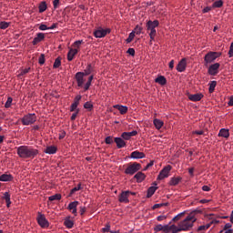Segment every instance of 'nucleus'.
Returning a JSON list of instances; mask_svg holds the SVG:
<instances>
[{"instance_id":"35","label":"nucleus","mask_w":233,"mask_h":233,"mask_svg":"<svg viewBox=\"0 0 233 233\" xmlns=\"http://www.w3.org/2000/svg\"><path fill=\"white\" fill-rule=\"evenodd\" d=\"M39 13L40 14H43V12H45L46 9H47V5L46 2H42L40 5H39Z\"/></svg>"},{"instance_id":"6","label":"nucleus","mask_w":233,"mask_h":233,"mask_svg":"<svg viewBox=\"0 0 233 233\" xmlns=\"http://www.w3.org/2000/svg\"><path fill=\"white\" fill-rule=\"evenodd\" d=\"M35 121H36L35 114H27V115H25L21 118V122H22L23 126L34 125L35 123Z\"/></svg>"},{"instance_id":"32","label":"nucleus","mask_w":233,"mask_h":233,"mask_svg":"<svg viewBox=\"0 0 233 233\" xmlns=\"http://www.w3.org/2000/svg\"><path fill=\"white\" fill-rule=\"evenodd\" d=\"M208 86H209V88H208L209 93L215 92V90H216V86H217V81H216V80L210 81L209 84H208Z\"/></svg>"},{"instance_id":"41","label":"nucleus","mask_w":233,"mask_h":233,"mask_svg":"<svg viewBox=\"0 0 233 233\" xmlns=\"http://www.w3.org/2000/svg\"><path fill=\"white\" fill-rule=\"evenodd\" d=\"M222 5H223L222 0H217V1L213 4V7H214V8H221Z\"/></svg>"},{"instance_id":"58","label":"nucleus","mask_w":233,"mask_h":233,"mask_svg":"<svg viewBox=\"0 0 233 233\" xmlns=\"http://www.w3.org/2000/svg\"><path fill=\"white\" fill-rule=\"evenodd\" d=\"M155 231H163V225H157L154 228Z\"/></svg>"},{"instance_id":"28","label":"nucleus","mask_w":233,"mask_h":233,"mask_svg":"<svg viewBox=\"0 0 233 233\" xmlns=\"http://www.w3.org/2000/svg\"><path fill=\"white\" fill-rule=\"evenodd\" d=\"M163 121L159 120L158 118H154L153 125L157 129H161L163 127Z\"/></svg>"},{"instance_id":"40","label":"nucleus","mask_w":233,"mask_h":233,"mask_svg":"<svg viewBox=\"0 0 233 233\" xmlns=\"http://www.w3.org/2000/svg\"><path fill=\"white\" fill-rule=\"evenodd\" d=\"M180 180H181V178H179V177H177V178L173 177V178H171L169 184H170V186H177L179 184Z\"/></svg>"},{"instance_id":"54","label":"nucleus","mask_w":233,"mask_h":233,"mask_svg":"<svg viewBox=\"0 0 233 233\" xmlns=\"http://www.w3.org/2000/svg\"><path fill=\"white\" fill-rule=\"evenodd\" d=\"M59 4H60V0H54L53 1V6H54L55 10L58 8Z\"/></svg>"},{"instance_id":"5","label":"nucleus","mask_w":233,"mask_h":233,"mask_svg":"<svg viewBox=\"0 0 233 233\" xmlns=\"http://www.w3.org/2000/svg\"><path fill=\"white\" fill-rule=\"evenodd\" d=\"M141 165L137 164V162H130L127 165V167L125 169V174L127 176H134V174L137 173V171L141 170Z\"/></svg>"},{"instance_id":"43","label":"nucleus","mask_w":233,"mask_h":233,"mask_svg":"<svg viewBox=\"0 0 233 233\" xmlns=\"http://www.w3.org/2000/svg\"><path fill=\"white\" fill-rule=\"evenodd\" d=\"M136 35L134 32L130 33L127 36V44H130V42L133 41V39L135 38Z\"/></svg>"},{"instance_id":"14","label":"nucleus","mask_w":233,"mask_h":233,"mask_svg":"<svg viewBox=\"0 0 233 233\" xmlns=\"http://www.w3.org/2000/svg\"><path fill=\"white\" fill-rule=\"evenodd\" d=\"M187 97L189 100L197 102L202 100L204 97L202 93H197V94H187Z\"/></svg>"},{"instance_id":"37","label":"nucleus","mask_w":233,"mask_h":233,"mask_svg":"<svg viewBox=\"0 0 233 233\" xmlns=\"http://www.w3.org/2000/svg\"><path fill=\"white\" fill-rule=\"evenodd\" d=\"M61 60H62L61 56L56 57V59L53 65V67L59 68L61 66Z\"/></svg>"},{"instance_id":"27","label":"nucleus","mask_w":233,"mask_h":233,"mask_svg":"<svg viewBox=\"0 0 233 233\" xmlns=\"http://www.w3.org/2000/svg\"><path fill=\"white\" fill-rule=\"evenodd\" d=\"M155 82L161 86H164L167 84V78L165 76H163L162 75H160V76H158L155 79Z\"/></svg>"},{"instance_id":"45","label":"nucleus","mask_w":233,"mask_h":233,"mask_svg":"<svg viewBox=\"0 0 233 233\" xmlns=\"http://www.w3.org/2000/svg\"><path fill=\"white\" fill-rule=\"evenodd\" d=\"M78 106L76 103H72L70 106V112H76L77 110H79V108H77Z\"/></svg>"},{"instance_id":"56","label":"nucleus","mask_w":233,"mask_h":233,"mask_svg":"<svg viewBox=\"0 0 233 233\" xmlns=\"http://www.w3.org/2000/svg\"><path fill=\"white\" fill-rule=\"evenodd\" d=\"M39 30H40V31H46V30H48V26L46 25H44V24H41V25H39Z\"/></svg>"},{"instance_id":"16","label":"nucleus","mask_w":233,"mask_h":233,"mask_svg":"<svg viewBox=\"0 0 233 233\" xmlns=\"http://www.w3.org/2000/svg\"><path fill=\"white\" fill-rule=\"evenodd\" d=\"M115 143L116 144V147L118 149L124 148L127 146V143L125 142V139L122 137H115Z\"/></svg>"},{"instance_id":"34","label":"nucleus","mask_w":233,"mask_h":233,"mask_svg":"<svg viewBox=\"0 0 233 233\" xmlns=\"http://www.w3.org/2000/svg\"><path fill=\"white\" fill-rule=\"evenodd\" d=\"M92 72H93V66H92L91 64H89V65L86 66V70L83 72V74H84V76H86L91 75Z\"/></svg>"},{"instance_id":"20","label":"nucleus","mask_w":233,"mask_h":233,"mask_svg":"<svg viewBox=\"0 0 233 233\" xmlns=\"http://www.w3.org/2000/svg\"><path fill=\"white\" fill-rule=\"evenodd\" d=\"M79 205V202L75 201V202H71L68 205V209L72 211V214H74L75 216H76L77 214V206Z\"/></svg>"},{"instance_id":"23","label":"nucleus","mask_w":233,"mask_h":233,"mask_svg":"<svg viewBox=\"0 0 233 233\" xmlns=\"http://www.w3.org/2000/svg\"><path fill=\"white\" fill-rule=\"evenodd\" d=\"M134 178L137 179V183H142L146 178V175L143 172H138L134 176Z\"/></svg>"},{"instance_id":"3","label":"nucleus","mask_w":233,"mask_h":233,"mask_svg":"<svg viewBox=\"0 0 233 233\" xmlns=\"http://www.w3.org/2000/svg\"><path fill=\"white\" fill-rule=\"evenodd\" d=\"M158 25H159L158 20L147 21V31H150L149 36L151 41L155 40L156 36L157 35V32L156 28H157Z\"/></svg>"},{"instance_id":"10","label":"nucleus","mask_w":233,"mask_h":233,"mask_svg":"<svg viewBox=\"0 0 233 233\" xmlns=\"http://www.w3.org/2000/svg\"><path fill=\"white\" fill-rule=\"evenodd\" d=\"M171 168H172L171 166H167L164 168H162L160 173H159V175H158V177H157V179L158 180H162L164 178L168 177H169V173L171 171Z\"/></svg>"},{"instance_id":"55","label":"nucleus","mask_w":233,"mask_h":233,"mask_svg":"<svg viewBox=\"0 0 233 233\" xmlns=\"http://www.w3.org/2000/svg\"><path fill=\"white\" fill-rule=\"evenodd\" d=\"M127 54L134 56L136 55V50L134 48H128Z\"/></svg>"},{"instance_id":"53","label":"nucleus","mask_w":233,"mask_h":233,"mask_svg":"<svg viewBox=\"0 0 233 233\" xmlns=\"http://www.w3.org/2000/svg\"><path fill=\"white\" fill-rule=\"evenodd\" d=\"M169 230H172V233H173V228H171V226L170 227L168 225L163 226L162 231L167 232Z\"/></svg>"},{"instance_id":"51","label":"nucleus","mask_w":233,"mask_h":233,"mask_svg":"<svg viewBox=\"0 0 233 233\" xmlns=\"http://www.w3.org/2000/svg\"><path fill=\"white\" fill-rule=\"evenodd\" d=\"M79 114V109H76V111L74 112V114H72L70 119L72 121L76 120V118L77 117V115Z\"/></svg>"},{"instance_id":"50","label":"nucleus","mask_w":233,"mask_h":233,"mask_svg":"<svg viewBox=\"0 0 233 233\" xmlns=\"http://www.w3.org/2000/svg\"><path fill=\"white\" fill-rule=\"evenodd\" d=\"M231 228H232V224L227 223V224H225L223 230H221L220 233H222L225 230L231 229Z\"/></svg>"},{"instance_id":"42","label":"nucleus","mask_w":233,"mask_h":233,"mask_svg":"<svg viewBox=\"0 0 233 233\" xmlns=\"http://www.w3.org/2000/svg\"><path fill=\"white\" fill-rule=\"evenodd\" d=\"M102 232L106 233L110 232L111 233V225L107 223L105 228H102Z\"/></svg>"},{"instance_id":"47","label":"nucleus","mask_w":233,"mask_h":233,"mask_svg":"<svg viewBox=\"0 0 233 233\" xmlns=\"http://www.w3.org/2000/svg\"><path fill=\"white\" fill-rule=\"evenodd\" d=\"M38 63L40 65H44L46 63V56L44 54H42L39 57H38Z\"/></svg>"},{"instance_id":"4","label":"nucleus","mask_w":233,"mask_h":233,"mask_svg":"<svg viewBox=\"0 0 233 233\" xmlns=\"http://www.w3.org/2000/svg\"><path fill=\"white\" fill-rule=\"evenodd\" d=\"M219 56H221V52H208V54L204 56V66H208V64L214 63Z\"/></svg>"},{"instance_id":"19","label":"nucleus","mask_w":233,"mask_h":233,"mask_svg":"<svg viewBox=\"0 0 233 233\" xmlns=\"http://www.w3.org/2000/svg\"><path fill=\"white\" fill-rule=\"evenodd\" d=\"M79 53V50L76 48H70L67 54V60L72 62L74 60V56Z\"/></svg>"},{"instance_id":"25","label":"nucleus","mask_w":233,"mask_h":233,"mask_svg":"<svg viewBox=\"0 0 233 233\" xmlns=\"http://www.w3.org/2000/svg\"><path fill=\"white\" fill-rule=\"evenodd\" d=\"M2 199L5 200L6 207L10 208L12 202H11V196L9 195L8 192H5L4 194V196L2 197Z\"/></svg>"},{"instance_id":"48","label":"nucleus","mask_w":233,"mask_h":233,"mask_svg":"<svg viewBox=\"0 0 233 233\" xmlns=\"http://www.w3.org/2000/svg\"><path fill=\"white\" fill-rule=\"evenodd\" d=\"M105 142H106L107 145L113 144V143H114L113 137H111V136L106 137V139H105Z\"/></svg>"},{"instance_id":"31","label":"nucleus","mask_w":233,"mask_h":233,"mask_svg":"<svg viewBox=\"0 0 233 233\" xmlns=\"http://www.w3.org/2000/svg\"><path fill=\"white\" fill-rule=\"evenodd\" d=\"M157 189V187H150L147 189V198H152V196L156 193Z\"/></svg>"},{"instance_id":"21","label":"nucleus","mask_w":233,"mask_h":233,"mask_svg":"<svg viewBox=\"0 0 233 233\" xmlns=\"http://www.w3.org/2000/svg\"><path fill=\"white\" fill-rule=\"evenodd\" d=\"M56 151H57V147L56 146H48L44 150L45 154H47V155H55L56 154Z\"/></svg>"},{"instance_id":"22","label":"nucleus","mask_w":233,"mask_h":233,"mask_svg":"<svg viewBox=\"0 0 233 233\" xmlns=\"http://www.w3.org/2000/svg\"><path fill=\"white\" fill-rule=\"evenodd\" d=\"M114 107L116 108V110H118L120 112V115H125L128 111V107L127 106H119V104H116V106H114Z\"/></svg>"},{"instance_id":"62","label":"nucleus","mask_w":233,"mask_h":233,"mask_svg":"<svg viewBox=\"0 0 233 233\" xmlns=\"http://www.w3.org/2000/svg\"><path fill=\"white\" fill-rule=\"evenodd\" d=\"M202 190L204 192H209L211 190V188L208 186H204V187H202Z\"/></svg>"},{"instance_id":"2","label":"nucleus","mask_w":233,"mask_h":233,"mask_svg":"<svg viewBox=\"0 0 233 233\" xmlns=\"http://www.w3.org/2000/svg\"><path fill=\"white\" fill-rule=\"evenodd\" d=\"M17 154L21 158H35L39 154V151L32 147L20 146L17 147Z\"/></svg>"},{"instance_id":"1","label":"nucleus","mask_w":233,"mask_h":233,"mask_svg":"<svg viewBox=\"0 0 233 233\" xmlns=\"http://www.w3.org/2000/svg\"><path fill=\"white\" fill-rule=\"evenodd\" d=\"M195 216L196 212H191L184 220L179 221L177 227V225H172L170 228L173 229V233L190 230L197 220Z\"/></svg>"},{"instance_id":"29","label":"nucleus","mask_w":233,"mask_h":233,"mask_svg":"<svg viewBox=\"0 0 233 233\" xmlns=\"http://www.w3.org/2000/svg\"><path fill=\"white\" fill-rule=\"evenodd\" d=\"M93 78H94V75H91L88 78V81L86 82V84L83 86L84 88V91H87L89 90L91 85H92V82H93Z\"/></svg>"},{"instance_id":"49","label":"nucleus","mask_w":233,"mask_h":233,"mask_svg":"<svg viewBox=\"0 0 233 233\" xmlns=\"http://www.w3.org/2000/svg\"><path fill=\"white\" fill-rule=\"evenodd\" d=\"M83 44V40H78V41H76L73 45L74 47H76L75 49H77L80 47V46Z\"/></svg>"},{"instance_id":"11","label":"nucleus","mask_w":233,"mask_h":233,"mask_svg":"<svg viewBox=\"0 0 233 233\" xmlns=\"http://www.w3.org/2000/svg\"><path fill=\"white\" fill-rule=\"evenodd\" d=\"M36 220H37V223L41 226V228H48L49 226L48 221L44 215H41V213H39Z\"/></svg>"},{"instance_id":"18","label":"nucleus","mask_w":233,"mask_h":233,"mask_svg":"<svg viewBox=\"0 0 233 233\" xmlns=\"http://www.w3.org/2000/svg\"><path fill=\"white\" fill-rule=\"evenodd\" d=\"M145 157L146 155L144 152H139L137 150L130 154V158H134V159H141V158H145Z\"/></svg>"},{"instance_id":"15","label":"nucleus","mask_w":233,"mask_h":233,"mask_svg":"<svg viewBox=\"0 0 233 233\" xmlns=\"http://www.w3.org/2000/svg\"><path fill=\"white\" fill-rule=\"evenodd\" d=\"M46 35L44 33H37L36 36L34 38V40L32 41V45L33 46H36L39 44V42L45 40Z\"/></svg>"},{"instance_id":"63","label":"nucleus","mask_w":233,"mask_h":233,"mask_svg":"<svg viewBox=\"0 0 233 233\" xmlns=\"http://www.w3.org/2000/svg\"><path fill=\"white\" fill-rule=\"evenodd\" d=\"M163 206H165V204H155L153 205V209L160 208Z\"/></svg>"},{"instance_id":"12","label":"nucleus","mask_w":233,"mask_h":233,"mask_svg":"<svg viewBox=\"0 0 233 233\" xmlns=\"http://www.w3.org/2000/svg\"><path fill=\"white\" fill-rule=\"evenodd\" d=\"M85 74L83 72H76V79L77 83V86L82 87L85 83Z\"/></svg>"},{"instance_id":"61","label":"nucleus","mask_w":233,"mask_h":233,"mask_svg":"<svg viewBox=\"0 0 233 233\" xmlns=\"http://www.w3.org/2000/svg\"><path fill=\"white\" fill-rule=\"evenodd\" d=\"M86 212V208L81 206V208H80V214H81V216H83Z\"/></svg>"},{"instance_id":"33","label":"nucleus","mask_w":233,"mask_h":233,"mask_svg":"<svg viewBox=\"0 0 233 233\" xmlns=\"http://www.w3.org/2000/svg\"><path fill=\"white\" fill-rule=\"evenodd\" d=\"M64 225L67 228H74V221L69 219V218H66L65 221H64Z\"/></svg>"},{"instance_id":"52","label":"nucleus","mask_w":233,"mask_h":233,"mask_svg":"<svg viewBox=\"0 0 233 233\" xmlns=\"http://www.w3.org/2000/svg\"><path fill=\"white\" fill-rule=\"evenodd\" d=\"M82 96L81 95H77L74 100V104L79 106V101L81 100Z\"/></svg>"},{"instance_id":"9","label":"nucleus","mask_w":233,"mask_h":233,"mask_svg":"<svg viewBox=\"0 0 233 233\" xmlns=\"http://www.w3.org/2000/svg\"><path fill=\"white\" fill-rule=\"evenodd\" d=\"M130 195H131V191L129 190L122 191L118 197V201L120 203H129Z\"/></svg>"},{"instance_id":"38","label":"nucleus","mask_w":233,"mask_h":233,"mask_svg":"<svg viewBox=\"0 0 233 233\" xmlns=\"http://www.w3.org/2000/svg\"><path fill=\"white\" fill-rule=\"evenodd\" d=\"M9 25H10V24L8 22H5V21L0 22V29L1 30L7 29Z\"/></svg>"},{"instance_id":"8","label":"nucleus","mask_w":233,"mask_h":233,"mask_svg":"<svg viewBox=\"0 0 233 233\" xmlns=\"http://www.w3.org/2000/svg\"><path fill=\"white\" fill-rule=\"evenodd\" d=\"M221 65L219 63H215L209 66L208 74L210 76H217L219 73V68Z\"/></svg>"},{"instance_id":"36","label":"nucleus","mask_w":233,"mask_h":233,"mask_svg":"<svg viewBox=\"0 0 233 233\" xmlns=\"http://www.w3.org/2000/svg\"><path fill=\"white\" fill-rule=\"evenodd\" d=\"M61 198H62L61 194H56V195L49 197L50 201H56V200L59 201V200H61Z\"/></svg>"},{"instance_id":"24","label":"nucleus","mask_w":233,"mask_h":233,"mask_svg":"<svg viewBox=\"0 0 233 233\" xmlns=\"http://www.w3.org/2000/svg\"><path fill=\"white\" fill-rule=\"evenodd\" d=\"M14 179V177L11 174H3L0 176V181H12Z\"/></svg>"},{"instance_id":"26","label":"nucleus","mask_w":233,"mask_h":233,"mask_svg":"<svg viewBox=\"0 0 233 233\" xmlns=\"http://www.w3.org/2000/svg\"><path fill=\"white\" fill-rule=\"evenodd\" d=\"M82 184L81 183H78L77 186L74 188H72L69 192V198H72L73 195L76 193V192H78L79 190H82Z\"/></svg>"},{"instance_id":"64","label":"nucleus","mask_w":233,"mask_h":233,"mask_svg":"<svg viewBox=\"0 0 233 233\" xmlns=\"http://www.w3.org/2000/svg\"><path fill=\"white\" fill-rule=\"evenodd\" d=\"M174 66H175V61H174V59H172V61H170V63H169V68L173 69Z\"/></svg>"},{"instance_id":"59","label":"nucleus","mask_w":233,"mask_h":233,"mask_svg":"<svg viewBox=\"0 0 233 233\" xmlns=\"http://www.w3.org/2000/svg\"><path fill=\"white\" fill-rule=\"evenodd\" d=\"M228 55H229V57L232 58V56H233V42L230 45Z\"/></svg>"},{"instance_id":"30","label":"nucleus","mask_w":233,"mask_h":233,"mask_svg":"<svg viewBox=\"0 0 233 233\" xmlns=\"http://www.w3.org/2000/svg\"><path fill=\"white\" fill-rule=\"evenodd\" d=\"M218 137L228 138L229 137L228 129H225V128L220 129L218 132Z\"/></svg>"},{"instance_id":"39","label":"nucleus","mask_w":233,"mask_h":233,"mask_svg":"<svg viewBox=\"0 0 233 233\" xmlns=\"http://www.w3.org/2000/svg\"><path fill=\"white\" fill-rule=\"evenodd\" d=\"M84 107L86 109V110H88V111H93V103H91V102H86L85 104H84Z\"/></svg>"},{"instance_id":"44","label":"nucleus","mask_w":233,"mask_h":233,"mask_svg":"<svg viewBox=\"0 0 233 233\" xmlns=\"http://www.w3.org/2000/svg\"><path fill=\"white\" fill-rule=\"evenodd\" d=\"M13 98L12 96H8L6 102H5V108H9L12 106Z\"/></svg>"},{"instance_id":"17","label":"nucleus","mask_w":233,"mask_h":233,"mask_svg":"<svg viewBox=\"0 0 233 233\" xmlns=\"http://www.w3.org/2000/svg\"><path fill=\"white\" fill-rule=\"evenodd\" d=\"M187 68V58H182L179 62L178 65L177 66V70L178 72H183L185 71Z\"/></svg>"},{"instance_id":"60","label":"nucleus","mask_w":233,"mask_h":233,"mask_svg":"<svg viewBox=\"0 0 233 233\" xmlns=\"http://www.w3.org/2000/svg\"><path fill=\"white\" fill-rule=\"evenodd\" d=\"M136 32H137V35H139V34H141L143 28L137 25L136 28H135Z\"/></svg>"},{"instance_id":"46","label":"nucleus","mask_w":233,"mask_h":233,"mask_svg":"<svg viewBox=\"0 0 233 233\" xmlns=\"http://www.w3.org/2000/svg\"><path fill=\"white\" fill-rule=\"evenodd\" d=\"M184 215H185V212L178 213L177 216H176V217L173 218V222L179 221L180 218H181Z\"/></svg>"},{"instance_id":"13","label":"nucleus","mask_w":233,"mask_h":233,"mask_svg":"<svg viewBox=\"0 0 233 233\" xmlns=\"http://www.w3.org/2000/svg\"><path fill=\"white\" fill-rule=\"evenodd\" d=\"M137 135V131L134 130L131 132H123L120 137H122V139L128 141L131 139L132 137H135Z\"/></svg>"},{"instance_id":"7","label":"nucleus","mask_w":233,"mask_h":233,"mask_svg":"<svg viewBox=\"0 0 233 233\" xmlns=\"http://www.w3.org/2000/svg\"><path fill=\"white\" fill-rule=\"evenodd\" d=\"M111 33V29L110 28H102V27H98L97 29L95 30L94 32V35L96 38H104L107 35V34Z\"/></svg>"},{"instance_id":"57","label":"nucleus","mask_w":233,"mask_h":233,"mask_svg":"<svg viewBox=\"0 0 233 233\" xmlns=\"http://www.w3.org/2000/svg\"><path fill=\"white\" fill-rule=\"evenodd\" d=\"M30 69H31V67H26L25 69L22 70L20 73V76H25V75L28 74Z\"/></svg>"}]
</instances>
